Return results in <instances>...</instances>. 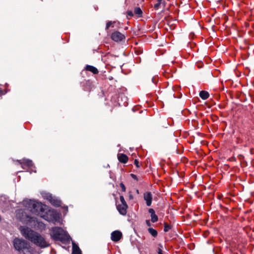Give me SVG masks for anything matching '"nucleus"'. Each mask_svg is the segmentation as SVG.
Returning <instances> with one entry per match:
<instances>
[{
  "label": "nucleus",
  "mask_w": 254,
  "mask_h": 254,
  "mask_svg": "<svg viewBox=\"0 0 254 254\" xmlns=\"http://www.w3.org/2000/svg\"><path fill=\"white\" fill-rule=\"evenodd\" d=\"M20 230L22 235L36 246L41 248H45L49 246V242L38 233L24 227H21Z\"/></svg>",
  "instance_id": "1"
},
{
  "label": "nucleus",
  "mask_w": 254,
  "mask_h": 254,
  "mask_svg": "<svg viewBox=\"0 0 254 254\" xmlns=\"http://www.w3.org/2000/svg\"><path fill=\"white\" fill-rule=\"evenodd\" d=\"M23 205L27 210L41 217L46 210V205L34 200H24Z\"/></svg>",
  "instance_id": "2"
},
{
  "label": "nucleus",
  "mask_w": 254,
  "mask_h": 254,
  "mask_svg": "<svg viewBox=\"0 0 254 254\" xmlns=\"http://www.w3.org/2000/svg\"><path fill=\"white\" fill-rule=\"evenodd\" d=\"M17 217L19 218L22 222L29 225L35 228H41L44 227L43 223L39 221L37 218L27 215L22 210H19L16 214Z\"/></svg>",
  "instance_id": "3"
},
{
  "label": "nucleus",
  "mask_w": 254,
  "mask_h": 254,
  "mask_svg": "<svg viewBox=\"0 0 254 254\" xmlns=\"http://www.w3.org/2000/svg\"><path fill=\"white\" fill-rule=\"evenodd\" d=\"M51 235L54 240H59L63 242H68L71 240L67 233L60 227L53 228Z\"/></svg>",
  "instance_id": "4"
},
{
  "label": "nucleus",
  "mask_w": 254,
  "mask_h": 254,
  "mask_svg": "<svg viewBox=\"0 0 254 254\" xmlns=\"http://www.w3.org/2000/svg\"><path fill=\"white\" fill-rule=\"evenodd\" d=\"M13 245L16 250L21 252L23 254H33L29 244L25 240L15 239L13 241Z\"/></svg>",
  "instance_id": "5"
},
{
  "label": "nucleus",
  "mask_w": 254,
  "mask_h": 254,
  "mask_svg": "<svg viewBox=\"0 0 254 254\" xmlns=\"http://www.w3.org/2000/svg\"><path fill=\"white\" fill-rule=\"evenodd\" d=\"M16 165H20L21 167L30 173H36L35 167L32 161L28 159H22L14 161Z\"/></svg>",
  "instance_id": "6"
},
{
  "label": "nucleus",
  "mask_w": 254,
  "mask_h": 254,
  "mask_svg": "<svg viewBox=\"0 0 254 254\" xmlns=\"http://www.w3.org/2000/svg\"><path fill=\"white\" fill-rule=\"evenodd\" d=\"M41 218H43L47 221L52 222L54 224L56 222H59L60 221V216L58 213L52 210H47L46 209L45 213L41 215Z\"/></svg>",
  "instance_id": "7"
},
{
  "label": "nucleus",
  "mask_w": 254,
  "mask_h": 254,
  "mask_svg": "<svg viewBox=\"0 0 254 254\" xmlns=\"http://www.w3.org/2000/svg\"><path fill=\"white\" fill-rule=\"evenodd\" d=\"M43 196L45 199L48 200L53 205L59 206L61 204V201L55 196H53L50 193H44Z\"/></svg>",
  "instance_id": "8"
},
{
  "label": "nucleus",
  "mask_w": 254,
  "mask_h": 254,
  "mask_svg": "<svg viewBox=\"0 0 254 254\" xmlns=\"http://www.w3.org/2000/svg\"><path fill=\"white\" fill-rule=\"evenodd\" d=\"M111 39L117 42L125 39V36L118 31H115L111 35Z\"/></svg>",
  "instance_id": "9"
},
{
  "label": "nucleus",
  "mask_w": 254,
  "mask_h": 254,
  "mask_svg": "<svg viewBox=\"0 0 254 254\" xmlns=\"http://www.w3.org/2000/svg\"><path fill=\"white\" fill-rule=\"evenodd\" d=\"M117 209L119 213L123 215H125L127 213V203H121L117 205Z\"/></svg>",
  "instance_id": "10"
},
{
  "label": "nucleus",
  "mask_w": 254,
  "mask_h": 254,
  "mask_svg": "<svg viewBox=\"0 0 254 254\" xmlns=\"http://www.w3.org/2000/svg\"><path fill=\"white\" fill-rule=\"evenodd\" d=\"M122 236V233L119 231H115L111 233V239L114 242H118Z\"/></svg>",
  "instance_id": "11"
},
{
  "label": "nucleus",
  "mask_w": 254,
  "mask_h": 254,
  "mask_svg": "<svg viewBox=\"0 0 254 254\" xmlns=\"http://www.w3.org/2000/svg\"><path fill=\"white\" fill-rule=\"evenodd\" d=\"M144 199L146 201V205L150 206L152 203V194L150 192H146L144 194Z\"/></svg>",
  "instance_id": "12"
},
{
  "label": "nucleus",
  "mask_w": 254,
  "mask_h": 254,
  "mask_svg": "<svg viewBox=\"0 0 254 254\" xmlns=\"http://www.w3.org/2000/svg\"><path fill=\"white\" fill-rule=\"evenodd\" d=\"M118 159L120 162L123 163H126L128 161V157L123 153L118 155Z\"/></svg>",
  "instance_id": "13"
},
{
  "label": "nucleus",
  "mask_w": 254,
  "mask_h": 254,
  "mask_svg": "<svg viewBox=\"0 0 254 254\" xmlns=\"http://www.w3.org/2000/svg\"><path fill=\"white\" fill-rule=\"evenodd\" d=\"M149 212L151 215V220L153 223L156 222L158 221V216L155 214V211L152 208L149 209Z\"/></svg>",
  "instance_id": "14"
},
{
  "label": "nucleus",
  "mask_w": 254,
  "mask_h": 254,
  "mask_svg": "<svg viewBox=\"0 0 254 254\" xmlns=\"http://www.w3.org/2000/svg\"><path fill=\"white\" fill-rule=\"evenodd\" d=\"M72 254H81V251L78 246L72 241Z\"/></svg>",
  "instance_id": "15"
},
{
  "label": "nucleus",
  "mask_w": 254,
  "mask_h": 254,
  "mask_svg": "<svg viewBox=\"0 0 254 254\" xmlns=\"http://www.w3.org/2000/svg\"><path fill=\"white\" fill-rule=\"evenodd\" d=\"M85 69L87 71H89L92 72L93 74H98L99 72V71L97 69V68L92 65H86V66L85 67Z\"/></svg>",
  "instance_id": "16"
},
{
  "label": "nucleus",
  "mask_w": 254,
  "mask_h": 254,
  "mask_svg": "<svg viewBox=\"0 0 254 254\" xmlns=\"http://www.w3.org/2000/svg\"><path fill=\"white\" fill-rule=\"evenodd\" d=\"M209 93L206 91H201L199 93V96L203 99H207L209 97Z\"/></svg>",
  "instance_id": "17"
},
{
  "label": "nucleus",
  "mask_w": 254,
  "mask_h": 254,
  "mask_svg": "<svg viewBox=\"0 0 254 254\" xmlns=\"http://www.w3.org/2000/svg\"><path fill=\"white\" fill-rule=\"evenodd\" d=\"M134 13L137 15L139 17H141L142 14V11L140 8L139 7H135L134 9Z\"/></svg>",
  "instance_id": "18"
},
{
  "label": "nucleus",
  "mask_w": 254,
  "mask_h": 254,
  "mask_svg": "<svg viewBox=\"0 0 254 254\" xmlns=\"http://www.w3.org/2000/svg\"><path fill=\"white\" fill-rule=\"evenodd\" d=\"M149 233L153 237H156L157 235V232L156 230L152 228H149L148 229Z\"/></svg>",
  "instance_id": "19"
},
{
  "label": "nucleus",
  "mask_w": 254,
  "mask_h": 254,
  "mask_svg": "<svg viewBox=\"0 0 254 254\" xmlns=\"http://www.w3.org/2000/svg\"><path fill=\"white\" fill-rule=\"evenodd\" d=\"M114 22L109 21L106 24V29L108 30L111 26L114 27Z\"/></svg>",
  "instance_id": "20"
},
{
  "label": "nucleus",
  "mask_w": 254,
  "mask_h": 254,
  "mask_svg": "<svg viewBox=\"0 0 254 254\" xmlns=\"http://www.w3.org/2000/svg\"><path fill=\"white\" fill-rule=\"evenodd\" d=\"M163 0H157V3H155L154 5V7L157 9L160 6V4L162 2Z\"/></svg>",
  "instance_id": "21"
},
{
  "label": "nucleus",
  "mask_w": 254,
  "mask_h": 254,
  "mask_svg": "<svg viewBox=\"0 0 254 254\" xmlns=\"http://www.w3.org/2000/svg\"><path fill=\"white\" fill-rule=\"evenodd\" d=\"M171 227L169 225H167V224H165V226H164V231L165 232H167L170 229Z\"/></svg>",
  "instance_id": "22"
},
{
  "label": "nucleus",
  "mask_w": 254,
  "mask_h": 254,
  "mask_svg": "<svg viewBox=\"0 0 254 254\" xmlns=\"http://www.w3.org/2000/svg\"><path fill=\"white\" fill-rule=\"evenodd\" d=\"M159 248H158V254H163L162 248H163V246L161 245H159Z\"/></svg>",
  "instance_id": "23"
},
{
  "label": "nucleus",
  "mask_w": 254,
  "mask_h": 254,
  "mask_svg": "<svg viewBox=\"0 0 254 254\" xmlns=\"http://www.w3.org/2000/svg\"><path fill=\"white\" fill-rule=\"evenodd\" d=\"M120 199L122 204L127 203L123 196H120Z\"/></svg>",
  "instance_id": "24"
},
{
  "label": "nucleus",
  "mask_w": 254,
  "mask_h": 254,
  "mask_svg": "<svg viewBox=\"0 0 254 254\" xmlns=\"http://www.w3.org/2000/svg\"><path fill=\"white\" fill-rule=\"evenodd\" d=\"M120 187L121 188H122V190L123 191H126V187L125 186V185L122 183L120 184Z\"/></svg>",
  "instance_id": "25"
},
{
  "label": "nucleus",
  "mask_w": 254,
  "mask_h": 254,
  "mask_svg": "<svg viewBox=\"0 0 254 254\" xmlns=\"http://www.w3.org/2000/svg\"><path fill=\"white\" fill-rule=\"evenodd\" d=\"M134 163L136 167L138 168L139 167V162L137 159L134 160Z\"/></svg>",
  "instance_id": "26"
},
{
  "label": "nucleus",
  "mask_w": 254,
  "mask_h": 254,
  "mask_svg": "<svg viewBox=\"0 0 254 254\" xmlns=\"http://www.w3.org/2000/svg\"><path fill=\"white\" fill-rule=\"evenodd\" d=\"M127 15L131 17L133 16V13L131 11L128 10L127 11Z\"/></svg>",
  "instance_id": "27"
},
{
  "label": "nucleus",
  "mask_w": 254,
  "mask_h": 254,
  "mask_svg": "<svg viewBox=\"0 0 254 254\" xmlns=\"http://www.w3.org/2000/svg\"><path fill=\"white\" fill-rule=\"evenodd\" d=\"M146 224L148 226H150L151 225V223H150V221L149 220H146Z\"/></svg>",
  "instance_id": "28"
},
{
  "label": "nucleus",
  "mask_w": 254,
  "mask_h": 254,
  "mask_svg": "<svg viewBox=\"0 0 254 254\" xmlns=\"http://www.w3.org/2000/svg\"><path fill=\"white\" fill-rule=\"evenodd\" d=\"M5 93L2 90L0 89V96L5 94Z\"/></svg>",
  "instance_id": "29"
},
{
  "label": "nucleus",
  "mask_w": 254,
  "mask_h": 254,
  "mask_svg": "<svg viewBox=\"0 0 254 254\" xmlns=\"http://www.w3.org/2000/svg\"><path fill=\"white\" fill-rule=\"evenodd\" d=\"M133 177V178L134 179H137V177H136V175H134V176H132Z\"/></svg>",
  "instance_id": "30"
}]
</instances>
